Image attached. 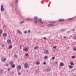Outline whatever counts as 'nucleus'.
<instances>
[{
	"label": "nucleus",
	"mask_w": 76,
	"mask_h": 76,
	"mask_svg": "<svg viewBox=\"0 0 76 76\" xmlns=\"http://www.w3.org/2000/svg\"><path fill=\"white\" fill-rule=\"evenodd\" d=\"M24 66L25 67V68H29V67L28 64H27L26 63L24 64Z\"/></svg>",
	"instance_id": "f257e3e1"
},
{
	"label": "nucleus",
	"mask_w": 76,
	"mask_h": 76,
	"mask_svg": "<svg viewBox=\"0 0 76 76\" xmlns=\"http://www.w3.org/2000/svg\"><path fill=\"white\" fill-rule=\"evenodd\" d=\"M47 26L48 27H52L53 26H54V25H53V24H48Z\"/></svg>",
	"instance_id": "f03ea898"
},
{
	"label": "nucleus",
	"mask_w": 76,
	"mask_h": 76,
	"mask_svg": "<svg viewBox=\"0 0 76 76\" xmlns=\"http://www.w3.org/2000/svg\"><path fill=\"white\" fill-rule=\"evenodd\" d=\"M1 10L2 11V12H4V11L5 10V9L3 8V5H2L1 6Z\"/></svg>",
	"instance_id": "7ed1b4c3"
},
{
	"label": "nucleus",
	"mask_w": 76,
	"mask_h": 76,
	"mask_svg": "<svg viewBox=\"0 0 76 76\" xmlns=\"http://www.w3.org/2000/svg\"><path fill=\"white\" fill-rule=\"evenodd\" d=\"M6 61V58H3L2 59V62H5Z\"/></svg>",
	"instance_id": "20e7f679"
},
{
	"label": "nucleus",
	"mask_w": 76,
	"mask_h": 76,
	"mask_svg": "<svg viewBox=\"0 0 76 76\" xmlns=\"http://www.w3.org/2000/svg\"><path fill=\"white\" fill-rule=\"evenodd\" d=\"M58 21L59 22H63L64 21V19H58Z\"/></svg>",
	"instance_id": "39448f33"
},
{
	"label": "nucleus",
	"mask_w": 76,
	"mask_h": 76,
	"mask_svg": "<svg viewBox=\"0 0 76 76\" xmlns=\"http://www.w3.org/2000/svg\"><path fill=\"white\" fill-rule=\"evenodd\" d=\"M38 22H39L40 23H41V22H42V19L41 18H39L38 19Z\"/></svg>",
	"instance_id": "423d86ee"
},
{
	"label": "nucleus",
	"mask_w": 76,
	"mask_h": 76,
	"mask_svg": "<svg viewBox=\"0 0 76 76\" xmlns=\"http://www.w3.org/2000/svg\"><path fill=\"white\" fill-rule=\"evenodd\" d=\"M45 54H48V50H44Z\"/></svg>",
	"instance_id": "0eeeda50"
},
{
	"label": "nucleus",
	"mask_w": 76,
	"mask_h": 76,
	"mask_svg": "<svg viewBox=\"0 0 76 76\" xmlns=\"http://www.w3.org/2000/svg\"><path fill=\"white\" fill-rule=\"evenodd\" d=\"M7 34L6 33H4L3 34V37H7Z\"/></svg>",
	"instance_id": "6e6552de"
},
{
	"label": "nucleus",
	"mask_w": 76,
	"mask_h": 76,
	"mask_svg": "<svg viewBox=\"0 0 76 76\" xmlns=\"http://www.w3.org/2000/svg\"><path fill=\"white\" fill-rule=\"evenodd\" d=\"M18 69L19 70H20L21 69H22V67L21 66L19 65L18 66Z\"/></svg>",
	"instance_id": "1a4fd4ad"
},
{
	"label": "nucleus",
	"mask_w": 76,
	"mask_h": 76,
	"mask_svg": "<svg viewBox=\"0 0 76 76\" xmlns=\"http://www.w3.org/2000/svg\"><path fill=\"white\" fill-rule=\"evenodd\" d=\"M46 70L47 72H50L51 71V69H50V68H48L46 69Z\"/></svg>",
	"instance_id": "9d476101"
},
{
	"label": "nucleus",
	"mask_w": 76,
	"mask_h": 76,
	"mask_svg": "<svg viewBox=\"0 0 76 76\" xmlns=\"http://www.w3.org/2000/svg\"><path fill=\"white\" fill-rule=\"evenodd\" d=\"M11 67H12V68H15V64H12L11 65Z\"/></svg>",
	"instance_id": "9b49d317"
},
{
	"label": "nucleus",
	"mask_w": 76,
	"mask_h": 76,
	"mask_svg": "<svg viewBox=\"0 0 76 76\" xmlns=\"http://www.w3.org/2000/svg\"><path fill=\"white\" fill-rule=\"evenodd\" d=\"M60 66H64V64L62 62H61L60 63Z\"/></svg>",
	"instance_id": "f8f14e48"
},
{
	"label": "nucleus",
	"mask_w": 76,
	"mask_h": 76,
	"mask_svg": "<svg viewBox=\"0 0 76 76\" xmlns=\"http://www.w3.org/2000/svg\"><path fill=\"white\" fill-rule=\"evenodd\" d=\"M68 67L70 69H72V68L73 67V66L72 65H69L68 66Z\"/></svg>",
	"instance_id": "ddd939ff"
},
{
	"label": "nucleus",
	"mask_w": 76,
	"mask_h": 76,
	"mask_svg": "<svg viewBox=\"0 0 76 76\" xmlns=\"http://www.w3.org/2000/svg\"><path fill=\"white\" fill-rule=\"evenodd\" d=\"M70 64L71 65V66H73L74 65V63L73 62H71L70 63Z\"/></svg>",
	"instance_id": "4468645a"
},
{
	"label": "nucleus",
	"mask_w": 76,
	"mask_h": 76,
	"mask_svg": "<svg viewBox=\"0 0 76 76\" xmlns=\"http://www.w3.org/2000/svg\"><path fill=\"white\" fill-rule=\"evenodd\" d=\"M7 42L8 43H11V40L8 39L7 40Z\"/></svg>",
	"instance_id": "2eb2a0df"
},
{
	"label": "nucleus",
	"mask_w": 76,
	"mask_h": 76,
	"mask_svg": "<svg viewBox=\"0 0 76 76\" xmlns=\"http://www.w3.org/2000/svg\"><path fill=\"white\" fill-rule=\"evenodd\" d=\"M38 48H39V47L37 46H36L34 49V50H37V49H38Z\"/></svg>",
	"instance_id": "dca6fc26"
},
{
	"label": "nucleus",
	"mask_w": 76,
	"mask_h": 76,
	"mask_svg": "<svg viewBox=\"0 0 76 76\" xmlns=\"http://www.w3.org/2000/svg\"><path fill=\"white\" fill-rule=\"evenodd\" d=\"M50 23H55L56 22L54 21H50Z\"/></svg>",
	"instance_id": "f3484780"
},
{
	"label": "nucleus",
	"mask_w": 76,
	"mask_h": 76,
	"mask_svg": "<svg viewBox=\"0 0 76 76\" xmlns=\"http://www.w3.org/2000/svg\"><path fill=\"white\" fill-rule=\"evenodd\" d=\"M17 31L18 32V33H19V34H22V32L20 31H19V30H17Z\"/></svg>",
	"instance_id": "a211bd4d"
},
{
	"label": "nucleus",
	"mask_w": 76,
	"mask_h": 76,
	"mask_svg": "<svg viewBox=\"0 0 76 76\" xmlns=\"http://www.w3.org/2000/svg\"><path fill=\"white\" fill-rule=\"evenodd\" d=\"M36 64H37V65H39L40 64V62H39V61L37 62L36 63Z\"/></svg>",
	"instance_id": "6ab92c4d"
},
{
	"label": "nucleus",
	"mask_w": 76,
	"mask_h": 76,
	"mask_svg": "<svg viewBox=\"0 0 76 76\" xmlns=\"http://www.w3.org/2000/svg\"><path fill=\"white\" fill-rule=\"evenodd\" d=\"M3 33V30H0V34H1Z\"/></svg>",
	"instance_id": "aec40b11"
},
{
	"label": "nucleus",
	"mask_w": 76,
	"mask_h": 76,
	"mask_svg": "<svg viewBox=\"0 0 76 76\" xmlns=\"http://www.w3.org/2000/svg\"><path fill=\"white\" fill-rule=\"evenodd\" d=\"M28 48H26L24 49V50L25 51H28Z\"/></svg>",
	"instance_id": "412c9836"
},
{
	"label": "nucleus",
	"mask_w": 76,
	"mask_h": 76,
	"mask_svg": "<svg viewBox=\"0 0 76 76\" xmlns=\"http://www.w3.org/2000/svg\"><path fill=\"white\" fill-rule=\"evenodd\" d=\"M38 19V17H35L34 18V19H35V20H37V19Z\"/></svg>",
	"instance_id": "4be33fe9"
},
{
	"label": "nucleus",
	"mask_w": 76,
	"mask_h": 76,
	"mask_svg": "<svg viewBox=\"0 0 76 76\" xmlns=\"http://www.w3.org/2000/svg\"><path fill=\"white\" fill-rule=\"evenodd\" d=\"M45 59H47V58H48V56H45L44 57Z\"/></svg>",
	"instance_id": "5701e85b"
},
{
	"label": "nucleus",
	"mask_w": 76,
	"mask_h": 76,
	"mask_svg": "<svg viewBox=\"0 0 76 76\" xmlns=\"http://www.w3.org/2000/svg\"><path fill=\"white\" fill-rule=\"evenodd\" d=\"M72 19H73V18H70L68 19V20H72Z\"/></svg>",
	"instance_id": "b1692460"
},
{
	"label": "nucleus",
	"mask_w": 76,
	"mask_h": 76,
	"mask_svg": "<svg viewBox=\"0 0 76 76\" xmlns=\"http://www.w3.org/2000/svg\"><path fill=\"white\" fill-rule=\"evenodd\" d=\"M13 47V46L12 45H10L9 46V48L10 49H11V48H12Z\"/></svg>",
	"instance_id": "393cba45"
},
{
	"label": "nucleus",
	"mask_w": 76,
	"mask_h": 76,
	"mask_svg": "<svg viewBox=\"0 0 76 76\" xmlns=\"http://www.w3.org/2000/svg\"><path fill=\"white\" fill-rule=\"evenodd\" d=\"M25 56H29V54L28 53H26L25 54Z\"/></svg>",
	"instance_id": "a878e982"
},
{
	"label": "nucleus",
	"mask_w": 76,
	"mask_h": 76,
	"mask_svg": "<svg viewBox=\"0 0 76 76\" xmlns=\"http://www.w3.org/2000/svg\"><path fill=\"white\" fill-rule=\"evenodd\" d=\"M31 20V19L27 18L26 19V20H27L28 21H30V20Z\"/></svg>",
	"instance_id": "bb28decb"
},
{
	"label": "nucleus",
	"mask_w": 76,
	"mask_h": 76,
	"mask_svg": "<svg viewBox=\"0 0 76 76\" xmlns=\"http://www.w3.org/2000/svg\"><path fill=\"white\" fill-rule=\"evenodd\" d=\"M46 64L47 62H43V64H44V65H45Z\"/></svg>",
	"instance_id": "cd10ccee"
},
{
	"label": "nucleus",
	"mask_w": 76,
	"mask_h": 76,
	"mask_svg": "<svg viewBox=\"0 0 76 76\" xmlns=\"http://www.w3.org/2000/svg\"><path fill=\"white\" fill-rule=\"evenodd\" d=\"M14 57H18V56H17V55L16 54H15L14 55Z\"/></svg>",
	"instance_id": "c85d7f7f"
},
{
	"label": "nucleus",
	"mask_w": 76,
	"mask_h": 76,
	"mask_svg": "<svg viewBox=\"0 0 76 76\" xmlns=\"http://www.w3.org/2000/svg\"><path fill=\"white\" fill-rule=\"evenodd\" d=\"M73 50L75 51H76V48H73Z\"/></svg>",
	"instance_id": "c756f323"
},
{
	"label": "nucleus",
	"mask_w": 76,
	"mask_h": 76,
	"mask_svg": "<svg viewBox=\"0 0 76 76\" xmlns=\"http://www.w3.org/2000/svg\"><path fill=\"white\" fill-rule=\"evenodd\" d=\"M24 34H26V33H27V31H24Z\"/></svg>",
	"instance_id": "7c9ffc66"
},
{
	"label": "nucleus",
	"mask_w": 76,
	"mask_h": 76,
	"mask_svg": "<svg viewBox=\"0 0 76 76\" xmlns=\"http://www.w3.org/2000/svg\"><path fill=\"white\" fill-rule=\"evenodd\" d=\"M53 48L56 49V48H57V46H54V47H53Z\"/></svg>",
	"instance_id": "2f4dec72"
},
{
	"label": "nucleus",
	"mask_w": 76,
	"mask_h": 76,
	"mask_svg": "<svg viewBox=\"0 0 76 76\" xmlns=\"http://www.w3.org/2000/svg\"><path fill=\"white\" fill-rule=\"evenodd\" d=\"M75 56H72V58H75Z\"/></svg>",
	"instance_id": "473e14b6"
},
{
	"label": "nucleus",
	"mask_w": 76,
	"mask_h": 76,
	"mask_svg": "<svg viewBox=\"0 0 76 76\" xmlns=\"http://www.w3.org/2000/svg\"><path fill=\"white\" fill-rule=\"evenodd\" d=\"M40 23L42 24H43V23H45V22H42V21L41 22H40Z\"/></svg>",
	"instance_id": "72a5a7b5"
},
{
	"label": "nucleus",
	"mask_w": 76,
	"mask_h": 76,
	"mask_svg": "<svg viewBox=\"0 0 76 76\" xmlns=\"http://www.w3.org/2000/svg\"><path fill=\"white\" fill-rule=\"evenodd\" d=\"M44 39H45V40H46V39H47V38L45 37H44Z\"/></svg>",
	"instance_id": "f704fd0d"
},
{
	"label": "nucleus",
	"mask_w": 76,
	"mask_h": 76,
	"mask_svg": "<svg viewBox=\"0 0 76 76\" xmlns=\"http://www.w3.org/2000/svg\"><path fill=\"white\" fill-rule=\"evenodd\" d=\"M52 60H54V59H55V57H52Z\"/></svg>",
	"instance_id": "c9c22d12"
},
{
	"label": "nucleus",
	"mask_w": 76,
	"mask_h": 76,
	"mask_svg": "<svg viewBox=\"0 0 76 76\" xmlns=\"http://www.w3.org/2000/svg\"><path fill=\"white\" fill-rule=\"evenodd\" d=\"M64 30H65V29H63L61 30V31H62V32H63V31H64Z\"/></svg>",
	"instance_id": "e433bc0d"
},
{
	"label": "nucleus",
	"mask_w": 76,
	"mask_h": 76,
	"mask_svg": "<svg viewBox=\"0 0 76 76\" xmlns=\"http://www.w3.org/2000/svg\"><path fill=\"white\" fill-rule=\"evenodd\" d=\"M28 32L29 33H31V30H28Z\"/></svg>",
	"instance_id": "4c0bfd02"
},
{
	"label": "nucleus",
	"mask_w": 76,
	"mask_h": 76,
	"mask_svg": "<svg viewBox=\"0 0 76 76\" xmlns=\"http://www.w3.org/2000/svg\"><path fill=\"white\" fill-rule=\"evenodd\" d=\"M24 23V21H22L20 23L22 24V23Z\"/></svg>",
	"instance_id": "58836bf2"
},
{
	"label": "nucleus",
	"mask_w": 76,
	"mask_h": 76,
	"mask_svg": "<svg viewBox=\"0 0 76 76\" xmlns=\"http://www.w3.org/2000/svg\"><path fill=\"white\" fill-rule=\"evenodd\" d=\"M21 72H19L18 73V75H21Z\"/></svg>",
	"instance_id": "ea45409f"
},
{
	"label": "nucleus",
	"mask_w": 76,
	"mask_h": 76,
	"mask_svg": "<svg viewBox=\"0 0 76 76\" xmlns=\"http://www.w3.org/2000/svg\"><path fill=\"white\" fill-rule=\"evenodd\" d=\"M18 3V0H17L16 1V3Z\"/></svg>",
	"instance_id": "a19ab883"
},
{
	"label": "nucleus",
	"mask_w": 76,
	"mask_h": 76,
	"mask_svg": "<svg viewBox=\"0 0 76 76\" xmlns=\"http://www.w3.org/2000/svg\"><path fill=\"white\" fill-rule=\"evenodd\" d=\"M11 6H13V3H11Z\"/></svg>",
	"instance_id": "79ce46f5"
},
{
	"label": "nucleus",
	"mask_w": 76,
	"mask_h": 76,
	"mask_svg": "<svg viewBox=\"0 0 76 76\" xmlns=\"http://www.w3.org/2000/svg\"><path fill=\"white\" fill-rule=\"evenodd\" d=\"M10 68H8V70L9 71H10Z\"/></svg>",
	"instance_id": "37998d69"
},
{
	"label": "nucleus",
	"mask_w": 76,
	"mask_h": 76,
	"mask_svg": "<svg viewBox=\"0 0 76 76\" xmlns=\"http://www.w3.org/2000/svg\"><path fill=\"white\" fill-rule=\"evenodd\" d=\"M35 22L36 23H37V20H36Z\"/></svg>",
	"instance_id": "c03bdc74"
},
{
	"label": "nucleus",
	"mask_w": 76,
	"mask_h": 76,
	"mask_svg": "<svg viewBox=\"0 0 76 76\" xmlns=\"http://www.w3.org/2000/svg\"><path fill=\"white\" fill-rule=\"evenodd\" d=\"M8 66H9V64H7L6 65V66L7 67H8Z\"/></svg>",
	"instance_id": "a18cd8bd"
},
{
	"label": "nucleus",
	"mask_w": 76,
	"mask_h": 76,
	"mask_svg": "<svg viewBox=\"0 0 76 76\" xmlns=\"http://www.w3.org/2000/svg\"><path fill=\"white\" fill-rule=\"evenodd\" d=\"M74 39H76V36L74 38Z\"/></svg>",
	"instance_id": "49530a36"
},
{
	"label": "nucleus",
	"mask_w": 76,
	"mask_h": 76,
	"mask_svg": "<svg viewBox=\"0 0 76 76\" xmlns=\"http://www.w3.org/2000/svg\"><path fill=\"white\" fill-rule=\"evenodd\" d=\"M13 64V62H11V65H12V64Z\"/></svg>",
	"instance_id": "de8ad7c7"
},
{
	"label": "nucleus",
	"mask_w": 76,
	"mask_h": 76,
	"mask_svg": "<svg viewBox=\"0 0 76 76\" xmlns=\"http://www.w3.org/2000/svg\"><path fill=\"white\" fill-rule=\"evenodd\" d=\"M70 32V31H68L67 32V33H69Z\"/></svg>",
	"instance_id": "09e8293b"
},
{
	"label": "nucleus",
	"mask_w": 76,
	"mask_h": 76,
	"mask_svg": "<svg viewBox=\"0 0 76 76\" xmlns=\"http://www.w3.org/2000/svg\"><path fill=\"white\" fill-rule=\"evenodd\" d=\"M51 37H52V36L51 35H50L49 36V37L50 38H51Z\"/></svg>",
	"instance_id": "8fccbe9b"
},
{
	"label": "nucleus",
	"mask_w": 76,
	"mask_h": 76,
	"mask_svg": "<svg viewBox=\"0 0 76 76\" xmlns=\"http://www.w3.org/2000/svg\"><path fill=\"white\" fill-rule=\"evenodd\" d=\"M2 47H4V44H3L2 45Z\"/></svg>",
	"instance_id": "3c124183"
},
{
	"label": "nucleus",
	"mask_w": 76,
	"mask_h": 76,
	"mask_svg": "<svg viewBox=\"0 0 76 76\" xmlns=\"http://www.w3.org/2000/svg\"><path fill=\"white\" fill-rule=\"evenodd\" d=\"M1 73H3V72H2V70H1V72H0Z\"/></svg>",
	"instance_id": "603ef678"
},
{
	"label": "nucleus",
	"mask_w": 76,
	"mask_h": 76,
	"mask_svg": "<svg viewBox=\"0 0 76 76\" xmlns=\"http://www.w3.org/2000/svg\"><path fill=\"white\" fill-rule=\"evenodd\" d=\"M55 63H56V64H58L57 62H56Z\"/></svg>",
	"instance_id": "864d4df0"
},
{
	"label": "nucleus",
	"mask_w": 76,
	"mask_h": 76,
	"mask_svg": "<svg viewBox=\"0 0 76 76\" xmlns=\"http://www.w3.org/2000/svg\"><path fill=\"white\" fill-rule=\"evenodd\" d=\"M72 31L73 32V31H74V32H75V30H72Z\"/></svg>",
	"instance_id": "5fc2aeb1"
},
{
	"label": "nucleus",
	"mask_w": 76,
	"mask_h": 76,
	"mask_svg": "<svg viewBox=\"0 0 76 76\" xmlns=\"http://www.w3.org/2000/svg\"><path fill=\"white\" fill-rule=\"evenodd\" d=\"M15 73V72L13 71V72H12V73Z\"/></svg>",
	"instance_id": "6e6d98bb"
},
{
	"label": "nucleus",
	"mask_w": 76,
	"mask_h": 76,
	"mask_svg": "<svg viewBox=\"0 0 76 76\" xmlns=\"http://www.w3.org/2000/svg\"><path fill=\"white\" fill-rule=\"evenodd\" d=\"M64 38H66V36H64Z\"/></svg>",
	"instance_id": "4d7b16f0"
},
{
	"label": "nucleus",
	"mask_w": 76,
	"mask_h": 76,
	"mask_svg": "<svg viewBox=\"0 0 76 76\" xmlns=\"http://www.w3.org/2000/svg\"><path fill=\"white\" fill-rule=\"evenodd\" d=\"M20 47H22V45H20Z\"/></svg>",
	"instance_id": "13d9d810"
},
{
	"label": "nucleus",
	"mask_w": 76,
	"mask_h": 76,
	"mask_svg": "<svg viewBox=\"0 0 76 76\" xmlns=\"http://www.w3.org/2000/svg\"><path fill=\"white\" fill-rule=\"evenodd\" d=\"M42 26V27H44V26Z\"/></svg>",
	"instance_id": "bf43d9fd"
}]
</instances>
